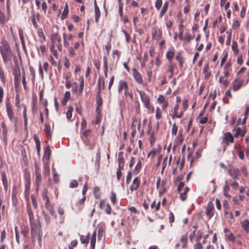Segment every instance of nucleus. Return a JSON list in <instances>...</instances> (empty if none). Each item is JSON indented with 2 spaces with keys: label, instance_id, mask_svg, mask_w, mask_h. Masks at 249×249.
<instances>
[{
  "label": "nucleus",
  "instance_id": "1",
  "mask_svg": "<svg viewBox=\"0 0 249 249\" xmlns=\"http://www.w3.org/2000/svg\"><path fill=\"white\" fill-rule=\"evenodd\" d=\"M27 212L29 217L31 228V238L33 242L36 237H37L38 243L41 245L42 238V230L39 220L34 219V214L30 206L27 207Z\"/></svg>",
  "mask_w": 249,
  "mask_h": 249
},
{
  "label": "nucleus",
  "instance_id": "2",
  "mask_svg": "<svg viewBox=\"0 0 249 249\" xmlns=\"http://www.w3.org/2000/svg\"><path fill=\"white\" fill-rule=\"evenodd\" d=\"M0 53L5 65H7L12 60L14 62L15 58H18L15 53L12 50L9 43L5 37H3L0 42Z\"/></svg>",
  "mask_w": 249,
  "mask_h": 249
},
{
  "label": "nucleus",
  "instance_id": "3",
  "mask_svg": "<svg viewBox=\"0 0 249 249\" xmlns=\"http://www.w3.org/2000/svg\"><path fill=\"white\" fill-rule=\"evenodd\" d=\"M138 92L140 96L141 100L143 104L144 107L147 109L149 114L153 113L154 111V107L151 103L150 97L144 91L138 90Z\"/></svg>",
  "mask_w": 249,
  "mask_h": 249
},
{
  "label": "nucleus",
  "instance_id": "4",
  "mask_svg": "<svg viewBox=\"0 0 249 249\" xmlns=\"http://www.w3.org/2000/svg\"><path fill=\"white\" fill-rule=\"evenodd\" d=\"M124 90V95L125 98L129 97L131 100L133 99V91L129 88L128 82L124 80H120L118 82V91L119 93Z\"/></svg>",
  "mask_w": 249,
  "mask_h": 249
},
{
  "label": "nucleus",
  "instance_id": "5",
  "mask_svg": "<svg viewBox=\"0 0 249 249\" xmlns=\"http://www.w3.org/2000/svg\"><path fill=\"white\" fill-rule=\"evenodd\" d=\"M43 200L45 201V206L46 209L48 211L49 213L53 215L55 218H56V215L55 214L54 207L51 203L49 196H48V190L46 188H44L43 190L42 195Z\"/></svg>",
  "mask_w": 249,
  "mask_h": 249
},
{
  "label": "nucleus",
  "instance_id": "6",
  "mask_svg": "<svg viewBox=\"0 0 249 249\" xmlns=\"http://www.w3.org/2000/svg\"><path fill=\"white\" fill-rule=\"evenodd\" d=\"M35 183L36 186V191H38L39 187L42 183V176H41V170L40 164L37 162H35Z\"/></svg>",
  "mask_w": 249,
  "mask_h": 249
},
{
  "label": "nucleus",
  "instance_id": "7",
  "mask_svg": "<svg viewBox=\"0 0 249 249\" xmlns=\"http://www.w3.org/2000/svg\"><path fill=\"white\" fill-rule=\"evenodd\" d=\"M6 109L8 118L11 122H14V127L17 131L18 127V118L14 116L12 105L9 99H7L6 101Z\"/></svg>",
  "mask_w": 249,
  "mask_h": 249
},
{
  "label": "nucleus",
  "instance_id": "8",
  "mask_svg": "<svg viewBox=\"0 0 249 249\" xmlns=\"http://www.w3.org/2000/svg\"><path fill=\"white\" fill-rule=\"evenodd\" d=\"M51 154V151L49 145L47 146L44 149V154L43 159L46 160L47 162L44 165L43 174L45 177L49 176L50 174V165L48 162Z\"/></svg>",
  "mask_w": 249,
  "mask_h": 249
},
{
  "label": "nucleus",
  "instance_id": "9",
  "mask_svg": "<svg viewBox=\"0 0 249 249\" xmlns=\"http://www.w3.org/2000/svg\"><path fill=\"white\" fill-rule=\"evenodd\" d=\"M51 44L50 46L56 47L60 52L62 51L61 38L57 33H53L51 36Z\"/></svg>",
  "mask_w": 249,
  "mask_h": 249
},
{
  "label": "nucleus",
  "instance_id": "10",
  "mask_svg": "<svg viewBox=\"0 0 249 249\" xmlns=\"http://www.w3.org/2000/svg\"><path fill=\"white\" fill-rule=\"evenodd\" d=\"M234 142V138L232 135L229 132H226L222 137L221 144L224 150H226L227 147Z\"/></svg>",
  "mask_w": 249,
  "mask_h": 249
},
{
  "label": "nucleus",
  "instance_id": "11",
  "mask_svg": "<svg viewBox=\"0 0 249 249\" xmlns=\"http://www.w3.org/2000/svg\"><path fill=\"white\" fill-rule=\"evenodd\" d=\"M72 92L76 95H81L83 91L84 87V79L83 76L80 79V83L78 88L77 83L74 82L72 84Z\"/></svg>",
  "mask_w": 249,
  "mask_h": 249
},
{
  "label": "nucleus",
  "instance_id": "12",
  "mask_svg": "<svg viewBox=\"0 0 249 249\" xmlns=\"http://www.w3.org/2000/svg\"><path fill=\"white\" fill-rule=\"evenodd\" d=\"M229 175L234 180L238 179L240 176V170L238 168L229 165L228 169Z\"/></svg>",
  "mask_w": 249,
  "mask_h": 249
},
{
  "label": "nucleus",
  "instance_id": "13",
  "mask_svg": "<svg viewBox=\"0 0 249 249\" xmlns=\"http://www.w3.org/2000/svg\"><path fill=\"white\" fill-rule=\"evenodd\" d=\"M132 71L133 76L137 83L139 85H142L143 80L142 74L135 68H132Z\"/></svg>",
  "mask_w": 249,
  "mask_h": 249
},
{
  "label": "nucleus",
  "instance_id": "14",
  "mask_svg": "<svg viewBox=\"0 0 249 249\" xmlns=\"http://www.w3.org/2000/svg\"><path fill=\"white\" fill-rule=\"evenodd\" d=\"M24 178L25 179V189L24 191L25 195H28L29 194L30 185H31V179H30V175L29 173L27 172L25 173L24 175Z\"/></svg>",
  "mask_w": 249,
  "mask_h": 249
},
{
  "label": "nucleus",
  "instance_id": "15",
  "mask_svg": "<svg viewBox=\"0 0 249 249\" xmlns=\"http://www.w3.org/2000/svg\"><path fill=\"white\" fill-rule=\"evenodd\" d=\"M157 101L159 104H162V108L163 111L167 112V108L169 106V103L165 97L162 95L160 94L157 99Z\"/></svg>",
  "mask_w": 249,
  "mask_h": 249
},
{
  "label": "nucleus",
  "instance_id": "16",
  "mask_svg": "<svg viewBox=\"0 0 249 249\" xmlns=\"http://www.w3.org/2000/svg\"><path fill=\"white\" fill-rule=\"evenodd\" d=\"M213 210L214 206L213 203L211 201L209 202L206 208V214L209 218H211L213 215Z\"/></svg>",
  "mask_w": 249,
  "mask_h": 249
},
{
  "label": "nucleus",
  "instance_id": "17",
  "mask_svg": "<svg viewBox=\"0 0 249 249\" xmlns=\"http://www.w3.org/2000/svg\"><path fill=\"white\" fill-rule=\"evenodd\" d=\"M244 80L240 78H236L232 83V89L234 91L238 90L243 85Z\"/></svg>",
  "mask_w": 249,
  "mask_h": 249
},
{
  "label": "nucleus",
  "instance_id": "18",
  "mask_svg": "<svg viewBox=\"0 0 249 249\" xmlns=\"http://www.w3.org/2000/svg\"><path fill=\"white\" fill-rule=\"evenodd\" d=\"M141 180L139 177H136L133 180L132 184L130 186V190L133 192L134 190H137L140 185Z\"/></svg>",
  "mask_w": 249,
  "mask_h": 249
},
{
  "label": "nucleus",
  "instance_id": "19",
  "mask_svg": "<svg viewBox=\"0 0 249 249\" xmlns=\"http://www.w3.org/2000/svg\"><path fill=\"white\" fill-rule=\"evenodd\" d=\"M175 52L176 50L173 47L171 50L168 51L166 53V58L168 61V64L173 63V59L174 57L175 56Z\"/></svg>",
  "mask_w": 249,
  "mask_h": 249
},
{
  "label": "nucleus",
  "instance_id": "20",
  "mask_svg": "<svg viewBox=\"0 0 249 249\" xmlns=\"http://www.w3.org/2000/svg\"><path fill=\"white\" fill-rule=\"evenodd\" d=\"M14 62L15 64V67L13 68L12 71L14 76L21 74L20 67L18 58H15V61Z\"/></svg>",
  "mask_w": 249,
  "mask_h": 249
},
{
  "label": "nucleus",
  "instance_id": "21",
  "mask_svg": "<svg viewBox=\"0 0 249 249\" xmlns=\"http://www.w3.org/2000/svg\"><path fill=\"white\" fill-rule=\"evenodd\" d=\"M169 3L168 1H165L164 2L162 7H161L160 9V13L159 14V18H162L165 14V13L167 11L168 8L169 7Z\"/></svg>",
  "mask_w": 249,
  "mask_h": 249
},
{
  "label": "nucleus",
  "instance_id": "22",
  "mask_svg": "<svg viewBox=\"0 0 249 249\" xmlns=\"http://www.w3.org/2000/svg\"><path fill=\"white\" fill-rule=\"evenodd\" d=\"M179 109V106L178 104L176 105L174 107V112L172 115L173 119L176 118H181L183 114V111H181L179 113H178V111Z\"/></svg>",
  "mask_w": 249,
  "mask_h": 249
},
{
  "label": "nucleus",
  "instance_id": "23",
  "mask_svg": "<svg viewBox=\"0 0 249 249\" xmlns=\"http://www.w3.org/2000/svg\"><path fill=\"white\" fill-rule=\"evenodd\" d=\"M124 153L123 151L120 152L118 154V169H123L124 165V160L123 156Z\"/></svg>",
  "mask_w": 249,
  "mask_h": 249
},
{
  "label": "nucleus",
  "instance_id": "24",
  "mask_svg": "<svg viewBox=\"0 0 249 249\" xmlns=\"http://www.w3.org/2000/svg\"><path fill=\"white\" fill-rule=\"evenodd\" d=\"M151 126H150V124L148 125V130L147 131V133L150 134L149 141L150 143L151 146H153L156 142V137L155 135V132L153 131L151 132Z\"/></svg>",
  "mask_w": 249,
  "mask_h": 249
},
{
  "label": "nucleus",
  "instance_id": "25",
  "mask_svg": "<svg viewBox=\"0 0 249 249\" xmlns=\"http://www.w3.org/2000/svg\"><path fill=\"white\" fill-rule=\"evenodd\" d=\"M22 107H23V117L24 119V127L25 130L28 129V118L27 115V107L25 105L23 104Z\"/></svg>",
  "mask_w": 249,
  "mask_h": 249
},
{
  "label": "nucleus",
  "instance_id": "26",
  "mask_svg": "<svg viewBox=\"0 0 249 249\" xmlns=\"http://www.w3.org/2000/svg\"><path fill=\"white\" fill-rule=\"evenodd\" d=\"M94 12H95V21L96 23L98 22L100 17L101 13L98 6L97 5L96 0L94 2Z\"/></svg>",
  "mask_w": 249,
  "mask_h": 249
},
{
  "label": "nucleus",
  "instance_id": "27",
  "mask_svg": "<svg viewBox=\"0 0 249 249\" xmlns=\"http://www.w3.org/2000/svg\"><path fill=\"white\" fill-rule=\"evenodd\" d=\"M246 133V129L245 127H238L236 129V132L234 134L235 137H238L239 136L243 137Z\"/></svg>",
  "mask_w": 249,
  "mask_h": 249
},
{
  "label": "nucleus",
  "instance_id": "28",
  "mask_svg": "<svg viewBox=\"0 0 249 249\" xmlns=\"http://www.w3.org/2000/svg\"><path fill=\"white\" fill-rule=\"evenodd\" d=\"M97 85L98 87V92L100 93L101 90H104L105 88V79L103 77L100 76L98 79Z\"/></svg>",
  "mask_w": 249,
  "mask_h": 249
},
{
  "label": "nucleus",
  "instance_id": "29",
  "mask_svg": "<svg viewBox=\"0 0 249 249\" xmlns=\"http://www.w3.org/2000/svg\"><path fill=\"white\" fill-rule=\"evenodd\" d=\"M57 212L60 215L58 223L59 224H62L64 222L65 218L64 215V210L61 207L59 206L57 208Z\"/></svg>",
  "mask_w": 249,
  "mask_h": 249
},
{
  "label": "nucleus",
  "instance_id": "30",
  "mask_svg": "<svg viewBox=\"0 0 249 249\" xmlns=\"http://www.w3.org/2000/svg\"><path fill=\"white\" fill-rule=\"evenodd\" d=\"M37 110V97L36 94L32 95V111L33 113H35Z\"/></svg>",
  "mask_w": 249,
  "mask_h": 249
},
{
  "label": "nucleus",
  "instance_id": "31",
  "mask_svg": "<svg viewBox=\"0 0 249 249\" xmlns=\"http://www.w3.org/2000/svg\"><path fill=\"white\" fill-rule=\"evenodd\" d=\"M175 65L174 63L168 64L166 71L170 72L169 78L171 79L173 78L174 73V69Z\"/></svg>",
  "mask_w": 249,
  "mask_h": 249
},
{
  "label": "nucleus",
  "instance_id": "32",
  "mask_svg": "<svg viewBox=\"0 0 249 249\" xmlns=\"http://www.w3.org/2000/svg\"><path fill=\"white\" fill-rule=\"evenodd\" d=\"M1 180L2 184L4 186V189L5 191H7L8 188V181L6 176V174L4 172H1Z\"/></svg>",
  "mask_w": 249,
  "mask_h": 249
},
{
  "label": "nucleus",
  "instance_id": "33",
  "mask_svg": "<svg viewBox=\"0 0 249 249\" xmlns=\"http://www.w3.org/2000/svg\"><path fill=\"white\" fill-rule=\"evenodd\" d=\"M69 12V6L67 3H66L65 4L64 9L62 12L61 16V19L62 20L65 19L66 18L68 17V14Z\"/></svg>",
  "mask_w": 249,
  "mask_h": 249
},
{
  "label": "nucleus",
  "instance_id": "34",
  "mask_svg": "<svg viewBox=\"0 0 249 249\" xmlns=\"http://www.w3.org/2000/svg\"><path fill=\"white\" fill-rule=\"evenodd\" d=\"M44 130L45 132L46 136L48 139H50L52 137V133H51V126L50 124L45 123L44 125Z\"/></svg>",
  "mask_w": 249,
  "mask_h": 249
},
{
  "label": "nucleus",
  "instance_id": "35",
  "mask_svg": "<svg viewBox=\"0 0 249 249\" xmlns=\"http://www.w3.org/2000/svg\"><path fill=\"white\" fill-rule=\"evenodd\" d=\"M142 160L139 159L135 167L134 173L136 175L139 174L142 168Z\"/></svg>",
  "mask_w": 249,
  "mask_h": 249
},
{
  "label": "nucleus",
  "instance_id": "36",
  "mask_svg": "<svg viewBox=\"0 0 249 249\" xmlns=\"http://www.w3.org/2000/svg\"><path fill=\"white\" fill-rule=\"evenodd\" d=\"M189 190V188L186 186L184 189H183V192H179L180 193V199L182 200V201H184L186 199V198H187V193L188 192Z\"/></svg>",
  "mask_w": 249,
  "mask_h": 249
},
{
  "label": "nucleus",
  "instance_id": "37",
  "mask_svg": "<svg viewBox=\"0 0 249 249\" xmlns=\"http://www.w3.org/2000/svg\"><path fill=\"white\" fill-rule=\"evenodd\" d=\"M90 233H88L87 236L81 235L80 236V241L82 244H86L87 245L89 242V239L90 237Z\"/></svg>",
  "mask_w": 249,
  "mask_h": 249
},
{
  "label": "nucleus",
  "instance_id": "38",
  "mask_svg": "<svg viewBox=\"0 0 249 249\" xmlns=\"http://www.w3.org/2000/svg\"><path fill=\"white\" fill-rule=\"evenodd\" d=\"M203 72L205 74V79L207 80L209 79L211 76V71H209V66L208 64H207L204 66Z\"/></svg>",
  "mask_w": 249,
  "mask_h": 249
},
{
  "label": "nucleus",
  "instance_id": "39",
  "mask_svg": "<svg viewBox=\"0 0 249 249\" xmlns=\"http://www.w3.org/2000/svg\"><path fill=\"white\" fill-rule=\"evenodd\" d=\"M39 100L40 102L42 104V105L46 107L48 105L47 101L43 98V95H44V90L41 89L39 92Z\"/></svg>",
  "mask_w": 249,
  "mask_h": 249
},
{
  "label": "nucleus",
  "instance_id": "40",
  "mask_svg": "<svg viewBox=\"0 0 249 249\" xmlns=\"http://www.w3.org/2000/svg\"><path fill=\"white\" fill-rule=\"evenodd\" d=\"M30 20H31L32 23H33L34 27L36 29L38 27V25L36 21V13L34 11H31V16L30 17Z\"/></svg>",
  "mask_w": 249,
  "mask_h": 249
},
{
  "label": "nucleus",
  "instance_id": "41",
  "mask_svg": "<svg viewBox=\"0 0 249 249\" xmlns=\"http://www.w3.org/2000/svg\"><path fill=\"white\" fill-rule=\"evenodd\" d=\"M241 226L246 232H249V221L248 219H244L241 222Z\"/></svg>",
  "mask_w": 249,
  "mask_h": 249
},
{
  "label": "nucleus",
  "instance_id": "42",
  "mask_svg": "<svg viewBox=\"0 0 249 249\" xmlns=\"http://www.w3.org/2000/svg\"><path fill=\"white\" fill-rule=\"evenodd\" d=\"M96 238V231H94L91 236L90 239V249H95Z\"/></svg>",
  "mask_w": 249,
  "mask_h": 249
},
{
  "label": "nucleus",
  "instance_id": "43",
  "mask_svg": "<svg viewBox=\"0 0 249 249\" xmlns=\"http://www.w3.org/2000/svg\"><path fill=\"white\" fill-rule=\"evenodd\" d=\"M96 103H97V108H96V111H97L99 107H100L101 106L103 105V100L102 99V97L100 95V93L98 92V94L97 95L96 97Z\"/></svg>",
  "mask_w": 249,
  "mask_h": 249
},
{
  "label": "nucleus",
  "instance_id": "44",
  "mask_svg": "<svg viewBox=\"0 0 249 249\" xmlns=\"http://www.w3.org/2000/svg\"><path fill=\"white\" fill-rule=\"evenodd\" d=\"M228 56V52L225 51H224L222 54L221 62H220V67H222L223 66L224 63L227 60Z\"/></svg>",
  "mask_w": 249,
  "mask_h": 249
},
{
  "label": "nucleus",
  "instance_id": "45",
  "mask_svg": "<svg viewBox=\"0 0 249 249\" xmlns=\"http://www.w3.org/2000/svg\"><path fill=\"white\" fill-rule=\"evenodd\" d=\"M42 214L46 225H49L50 224L51 222V218L49 214L45 212H42Z\"/></svg>",
  "mask_w": 249,
  "mask_h": 249
},
{
  "label": "nucleus",
  "instance_id": "46",
  "mask_svg": "<svg viewBox=\"0 0 249 249\" xmlns=\"http://www.w3.org/2000/svg\"><path fill=\"white\" fill-rule=\"evenodd\" d=\"M73 110V108L72 106H69L66 113V117L68 120H70L72 117V113Z\"/></svg>",
  "mask_w": 249,
  "mask_h": 249
},
{
  "label": "nucleus",
  "instance_id": "47",
  "mask_svg": "<svg viewBox=\"0 0 249 249\" xmlns=\"http://www.w3.org/2000/svg\"><path fill=\"white\" fill-rule=\"evenodd\" d=\"M14 85L15 88H18L20 84L21 74L14 76Z\"/></svg>",
  "mask_w": 249,
  "mask_h": 249
},
{
  "label": "nucleus",
  "instance_id": "48",
  "mask_svg": "<svg viewBox=\"0 0 249 249\" xmlns=\"http://www.w3.org/2000/svg\"><path fill=\"white\" fill-rule=\"evenodd\" d=\"M176 59L178 62L179 67L182 68L183 64V58L180 53H178L176 56Z\"/></svg>",
  "mask_w": 249,
  "mask_h": 249
},
{
  "label": "nucleus",
  "instance_id": "49",
  "mask_svg": "<svg viewBox=\"0 0 249 249\" xmlns=\"http://www.w3.org/2000/svg\"><path fill=\"white\" fill-rule=\"evenodd\" d=\"M156 120H160L162 117V111L159 107H157L156 109Z\"/></svg>",
  "mask_w": 249,
  "mask_h": 249
},
{
  "label": "nucleus",
  "instance_id": "50",
  "mask_svg": "<svg viewBox=\"0 0 249 249\" xmlns=\"http://www.w3.org/2000/svg\"><path fill=\"white\" fill-rule=\"evenodd\" d=\"M110 199L113 205L117 204L116 195L114 192H111L110 196Z\"/></svg>",
  "mask_w": 249,
  "mask_h": 249
},
{
  "label": "nucleus",
  "instance_id": "51",
  "mask_svg": "<svg viewBox=\"0 0 249 249\" xmlns=\"http://www.w3.org/2000/svg\"><path fill=\"white\" fill-rule=\"evenodd\" d=\"M50 50L51 52L52 53L53 55L55 58H58V53H57V50L55 49V47H54L53 46H50Z\"/></svg>",
  "mask_w": 249,
  "mask_h": 249
},
{
  "label": "nucleus",
  "instance_id": "52",
  "mask_svg": "<svg viewBox=\"0 0 249 249\" xmlns=\"http://www.w3.org/2000/svg\"><path fill=\"white\" fill-rule=\"evenodd\" d=\"M30 74L32 76V82L34 83L36 78V72L34 68L32 66L29 67Z\"/></svg>",
  "mask_w": 249,
  "mask_h": 249
},
{
  "label": "nucleus",
  "instance_id": "53",
  "mask_svg": "<svg viewBox=\"0 0 249 249\" xmlns=\"http://www.w3.org/2000/svg\"><path fill=\"white\" fill-rule=\"evenodd\" d=\"M104 230V228L102 226H99L98 227V237L100 239H101V237L103 235V233Z\"/></svg>",
  "mask_w": 249,
  "mask_h": 249
},
{
  "label": "nucleus",
  "instance_id": "54",
  "mask_svg": "<svg viewBox=\"0 0 249 249\" xmlns=\"http://www.w3.org/2000/svg\"><path fill=\"white\" fill-rule=\"evenodd\" d=\"M180 241L182 243V248H186L187 243V237L186 235H183L180 238Z\"/></svg>",
  "mask_w": 249,
  "mask_h": 249
},
{
  "label": "nucleus",
  "instance_id": "55",
  "mask_svg": "<svg viewBox=\"0 0 249 249\" xmlns=\"http://www.w3.org/2000/svg\"><path fill=\"white\" fill-rule=\"evenodd\" d=\"M192 39L191 35L189 33H186L183 37V40L186 43L189 42Z\"/></svg>",
  "mask_w": 249,
  "mask_h": 249
},
{
  "label": "nucleus",
  "instance_id": "56",
  "mask_svg": "<svg viewBox=\"0 0 249 249\" xmlns=\"http://www.w3.org/2000/svg\"><path fill=\"white\" fill-rule=\"evenodd\" d=\"M162 0H156L155 2V6L156 9L159 11L162 6Z\"/></svg>",
  "mask_w": 249,
  "mask_h": 249
},
{
  "label": "nucleus",
  "instance_id": "57",
  "mask_svg": "<svg viewBox=\"0 0 249 249\" xmlns=\"http://www.w3.org/2000/svg\"><path fill=\"white\" fill-rule=\"evenodd\" d=\"M18 32L21 42L23 44L24 43L23 31L21 28H18Z\"/></svg>",
  "mask_w": 249,
  "mask_h": 249
},
{
  "label": "nucleus",
  "instance_id": "58",
  "mask_svg": "<svg viewBox=\"0 0 249 249\" xmlns=\"http://www.w3.org/2000/svg\"><path fill=\"white\" fill-rule=\"evenodd\" d=\"M219 82L222 84L225 87H228V86L229 85V82L227 80H225L224 76L220 77L219 79Z\"/></svg>",
  "mask_w": 249,
  "mask_h": 249
},
{
  "label": "nucleus",
  "instance_id": "59",
  "mask_svg": "<svg viewBox=\"0 0 249 249\" xmlns=\"http://www.w3.org/2000/svg\"><path fill=\"white\" fill-rule=\"evenodd\" d=\"M150 202V200L149 198H147V199L144 200L143 204H142V206L144 207L145 210H146V211L148 210Z\"/></svg>",
  "mask_w": 249,
  "mask_h": 249
},
{
  "label": "nucleus",
  "instance_id": "60",
  "mask_svg": "<svg viewBox=\"0 0 249 249\" xmlns=\"http://www.w3.org/2000/svg\"><path fill=\"white\" fill-rule=\"evenodd\" d=\"M232 50L234 52V53L237 54L238 53V45L236 41H233L232 42V46H231Z\"/></svg>",
  "mask_w": 249,
  "mask_h": 249
},
{
  "label": "nucleus",
  "instance_id": "61",
  "mask_svg": "<svg viewBox=\"0 0 249 249\" xmlns=\"http://www.w3.org/2000/svg\"><path fill=\"white\" fill-rule=\"evenodd\" d=\"M165 19L166 21L165 23V25L166 27L167 28V29H170L173 26V21H171V20H168V18L167 17H165Z\"/></svg>",
  "mask_w": 249,
  "mask_h": 249
},
{
  "label": "nucleus",
  "instance_id": "62",
  "mask_svg": "<svg viewBox=\"0 0 249 249\" xmlns=\"http://www.w3.org/2000/svg\"><path fill=\"white\" fill-rule=\"evenodd\" d=\"M74 50L72 47L68 48L69 54L71 57H74L76 55V52Z\"/></svg>",
  "mask_w": 249,
  "mask_h": 249
},
{
  "label": "nucleus",
  "instance_id": "63",
  "mask_svg": "<svg viewBox=\"0 0 249 249\" xmlns=\"http://www.w3.org/2000/svg\"><path fill=\"white\" fill-rule=\"evenodd\" d=\"M78 183L75 179L72 180L70 183V187L71 188H76L78 186Z\"/></svg>",
  "mask_w": 249,
  "mask_h": 249
},
{
  "label": "nucleus",
  "instance_id": "64",
  "mask_svg": "<svg viewBox=\"0 0 249 249\" xmlns=\"http://www.w3.org/2000/svg\"><path fill=\"white\" fill-rule=\"evenodd\" d=\"M151 34L153 39H156L157 36V30L156 27H153L151 29Z\"/></svg>",
  "mask_w": 249,
  "mask_h": 249
}]
</instances>
